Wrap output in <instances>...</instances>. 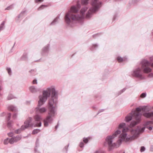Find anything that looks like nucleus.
<instances>
[{
    "mask_svg": "<svg viewBox=\"0 0 153 153\" xmlns=\"http://www.w3.org/2000/svg\"><path fill=\"white\" fill-rule=\"evenodd\" d=\"M51 93V97L49 101V108H51L53 106L54 104L56 105L57 103L58 94L57 92L56 91L54 88H48L46 91L43 92V96L40 97V99L38 102L37 107L36 108V111L37 113L42 114L45 112L47 109L45 107L40 108L47 100Z\"/></svg>",
    "mask_w": 153,
    "mask_h": 153,
    "instance_id": "obj_1",
    "label": "nucleus"
},
{
    "mask_svg": "<svg viewBox=\"0 0 153 153\" xmlns=\"http://www.w3.org/2000/svg\"><path fill=\"white\" fill-rule=\"evenodd\" d=\"M81 7L80 4L78 1L76 4L72 6L70 8V11L66 14L65 16V20L66 22L68 25H70L71 23L73 22H82L83 20L85 13L87 10L88 8L84 7L82 8L80 10V13L82 15L80 16L77 13Z\"/></svg>",
    "mask_w": 153,
    "mask_h": 153,
    "instance_id": "obj_2",
    "label": "nucleus"
},
{
    "mask_svg": "<svg viewBox=\"0 0 153 153\" xmlns=\"http://www.w3.org/2000/svg\"><path fill=\"white\" fill-rule=\"evenodd\" d=\"M91 4L93 7L90 8L86 14L85 18L87 19L91 17L92 13L97 11L101 6L102 2L99 0H91Z\"/></svg>",
    "mask_w": 153,
    "mask_h": 153,
    "instance_id": "obj_3",
    "label": "nucleus"
},
{
    "mask_svg": "<svg viewBox=\"0 0 153 153\" xmlns=\"http://www.w3.org/2000/svg\"><path fill=\"white\" fill-rule=\"evenodd\" d=\"M56 114V110L54 107L49 108L48 115L44 120V125L45 127H47L49 124L52 123L53 120V118Z\"/></svg>",
    "mask_w": 153,
    "mask_h": 153,
    "instance_id": "obj_4",
    "label": "nucleus"
},
{
    "mask_svg": "<svg viewBox=\"0 0 153 153\" xmlns=\"http://www.w3.org/2000/svg\"><path fill=\"white\" fill-rule=\"evenodd\" d=\"M120 133L121 131L119 130H117L112 135L108 136L106 139L105 142L104 144V146H106V143H107L109 149H112L116 146L115 143H112L113 139L118 134H120Z\"/></svg>",
    "mask_w": 153,
    "mask_h": 153,
    "instance_id": "obj_5",
    "label": "nucleus"
},
{
    "mask_svg": "<svg viewBox=\"0 0 153 153\" xmlns=\"http://www.w3.org/2000/svg\"><path fill=\"white\" fill-rule=\"evenodd\" d=\"M125 126L126 123H122L119 124L118 127L119 129L123 128L122 130L123 134L120 135L119 137L120 139L117 141V142L120 144H121L122 141L126 138L127 136V134L126 133L129 130L128 127H125Z\"/></svg>",
    "mask_w": 153,
    "mask_h": 153,
    "instance_id": "obj_6",
    "label": "nucleus"
},
{
    "mask_svg": "<svg viewBox=\"0 0 153 153\" xmlns=\"http://www.w3.org/2000/svg\"><path fill=\"white\" fill-rule=\"evenodd\" d=\"M32 118L31 117H29L24 122V124L20 128L16 129L15 131V133L18 134L20 133L22 130L27 128L29 126L33 127V125L31 123Z\"/></svg>",
    "mask_w": 153,
    "mask_h": 153,
    "instance_id": "obj_7",
    "label": "nucleus"
},
{
    "mask_svg": "<svg viewBox=\"0 0 153 153\" xmlns=\"http://www.w3.org/2000/svg\"><path fill=\"white\" fill-rule=\"evenodd\" d=\"M131 74L133 76L139 78L140 79L145 78L142 74L141 69L139 67L134 69L131 72Z\"/></svg>",
    "mask_w": 153,
    "mask_h": 153,
    "instance_id": "obj_8",
    "label": "nucleus"
},
{
    "mask_svg": "<svg viewBox=\"0 0 153 153\" xmlns=\"http://www.w3.org/2000/svg\"><path fill=\"white\" fill-rule=\"evenodd\" d=\"M141 113L139 112L137 113L135 115V119L137 121H132L130 124L129 126L130 127H133L138 124V123L140 122L141 120Z\"/></svg>",
    "mask_w": 153,
    "mask_h": 153,
    "instance_id": "obj_9",
    "label": "nucleus"
},
{
    "mask_svg": "<svg viewBox=\"0 0 153 153\" xmlns=\"http://www.w3.org/2000/svg\"><path fill=\"white\" fill-rule=\"evenodd\" d=\"M131 132L132 134H133V135L128 138L127 137L126 139V141H128L129 140H134L137 138L139 136V132L138 130L133 129L131 130Z\"/></svg>",
    "mask_w": 153,
    "mask_h": 153,
    "instance_id": "obj_10",
    "label": "nucleus"
},
{
    "mask_svg": "<svg viewBox=\"0 0 153 153\" xmlns=\"http://www.w3.org/2000/svg\"><path fill=\"white\" fill-rule=\"evenodd\" d=\"M34 120L37 123H38V124H36L34 126V127H37V126H41V122L40 121L41 118L40 116H39L38 115H36L35 116ZM32 123V122L31 123ZM33 125V124H32Z\"/></svg>",
    "mask_w": 153,
    "mask_h": 153,
    "instance_id": "obj_11",
    "label": "nucleus"
},
{
    "mask_svg": "<svg viewBox=\"0 0 153 153\" xmlns=\"http://www.w3.org/2000/svg\"><path fill=\"white\" fill-rule=\"evenodd\" d=\"M141 63L142 68H143L145 67L150 66L151 65V62H150L145 59H143L141 61Z\"/></svg>",
    "mask_w": 153,
    "mask_h": 153,
    "instance_id": "obj_12",
    "label": "nucleus"
},
{
    "mask_svg": "<svg viewBox=\"0 0 153 153\" xmlns=\"http://www.w3.org/2000/svg\"><path fill=\"white\" fill-rule=\"evenodd\" d=\"M21 138V136L17 135L16 137H14L10 138V143L13 144L15 142H16L20 140Z\"/></svg>",
    "mask_w": 153,
    "mask_h": 153,
    "instance_id": "obj_13",
    "label": "nucleus"
},
{
    "mask_svg": "<svg viewBox=\"0 0 153 153\" xmlns=\"http://www.w3.org/2000/svg\"><path fill=\"white\" fill-rule=\"evenodd\" d=\"M133 116L132 113H130L129 114L125 117V120L126 122H128L131 121L132 119Z\"/></svg>",
    "mask_w": 153,
    "mask_h": 153,
    "instance_id": "obj_14",
    "label": "nucleus"
},
{
    "mask_svg": "<svg viewBox=\"0 0 153 153\" xmlns=\"http://www.w3.org/2000/svg\"><path fill=\"white\" fill-rule=\"evenodd\" d=\"M7 108L8 110L11 111L13 112H16L17 111L16 107L12 105H9Z\"/></svg>",
    "mask_w": 153,
    "mask_h": 153,
    "instance_id": "obj_15",
    "label": "nucleus"
},
{
    "mask_svg": "<svg viewBox=\"0 0 153 153\" xmlns=\"http://www.w3.org/2000/svg\"><path fill=\"white\" fill-rule=\"evenodd\" d=\"M151 71L152 69L148 67H145L143 70V72L146 73L150 72Z\"/></svg>",
    "mask_w": 153,
    "mask_h": 153,
    "instance_id": "obj_16",
    "label": "nucleus"
},
{
    "mask_svg": "<svg viewBox=\"0 0 153 153\" xmlns=\"http://www.w3.org/2000/svg\"><path fill=\"white\" fill-rule=\"evenodd\" d=\"M5 22L4 21H3L0 25V32L3 30L5 27Z\"/></svg>",
    "mask_w": 153,
    "mask_h": 153,
    "instance_id": "obj_17",
    "label": "nucleus"
},
{
    "mask_svg": "<svg viewBox=\"0 0 153 153\" xmlns=\"http://www.w3.org/2000/svg\"><path fill=\"white\" fill-rule=\"evenodd\" d=\"M30 91L32 93L36 92L37 91V89L34 86H31L30 88Z\"/></svg>",
    "mask_w": 153,
    "mask_h": 153,
    "instance_id": "obj_18",
    "label": "nucleus"
},
{
    "mask_svg": "<svg viewBox=\"0 0 153 153\" xmlns=\"http://www.w3.org/2000/svg\"><path fill=\"white\" fill-rule=\"evenodd\" d=\"M29 72L30 73L31 76H34L36 74V69L31 70Z\"/></svg>",
    "mask_w": 153,
    "mask_h": 153,
    "instance_id": "obj_19",
    "label": "nucleus"
},
{
    "mask_svg": "<svg viewBox=\"0 0 153 153\" xmlns=\"http://www.w3.org/2000/svg\"><path fill=\"white\" fill-rule=\"evenodd\" d=\"M98 47V45L97 44H94L93 46L90 48V49L91 51H93L96 49Z\"/></svg>",
    "mask_w": 153,
    "mask_h": 153,
    "instance_id": "obj_20",
    "label": "nucleus"
},
{
    "mask_svg": "<svg viewBox=\"0 0 153 153\" xmlns=\"http://www.w3.org/2000/svg\"><path fill=\"white\" fill-rule=\"evenodd\" d=\"M153 124V121H148L144 123V125L146 126L149 125L150 124Z\"/></svg>",
    "mask_w": 153,
    "mask_h": 153,
    "instance_id": "obj_21",
    "label": "nucleus"
},
{
    "mask_svg": "<svg viewBox=\"0 0 153 153\" xmlns=\"http://www.w3.org/2000/svg\"><path fill=\"white\" fill-rule=\"evenodd\" d=\"M49 45L48 44L47 46L44 47L43 49V51L44 52H47L49 50Z\"/></svg>",
    "mask_w": 153,
    "mask_h": 153,
    "instance_id": "obj_22",
    "label": "nucleus"
},
{
    "mask_svg": "<svg viewBox=\"0 0 153 153\" xmlns=\"http://www.w3.org/2000/svg\"><path fill=\"white\" fill-rule=\"evenodd\" d=\"M59 16L56 17L53 21L51 23V25H54L56 24V23L57 22L58 19L59 18Z\"/></svg>",
    "mask_w": 153,
    "mask_h": 153,
    "instance_id": "obj_23",
    "label": "nucleus"
},
{
    "mask_svg": "<svg viewBox=\"0 0 153 153\" xmlns=\"http://www.w3.org/2000/svg\"><path fill=\"white\" fill-rule=\"evenodd\" d=\"M21 59L22 60H25L27 59V54L26 53H24L23 54Z\"/></svg>",
    "mask_w": 153,
    "mask_h": 153,
    "instance_id": "obj_24",
    "label": "nucleus"
},
{
    "mask_svg": "<svg viewBox=\"0 0 153 153\" xmlns=\"http://www.w3.org/2000/svg\"><path fill=\"white\" fill-rule=\"evenodd\" d=\"M89 0H82L81 3L83 5H87L88 3Z\"/></svg>",
    "mask_w": 153,
    "mask_h": 153,
    "instance_id": "obj_25",
    "label": "nucleus"
},
{
    "mask_svg": "<svg viewBox=\"0 0 153 153\" xmlns=\"http://www.w3.org/2000/svg\"><path fill=\"white\" fill-rule=\"evenodd\" d=\"M40 131V130L38 129H35L33 130L32 134H35L39 133Z\"/></svg>",
    "mask_w": 153,
    "mask_h": 153,
    "instance_id": "obj_26",
    "label": "nucleus"
},
{
    "mask_svg": "<svg viewBox=\"0 0 153 153\" xmlns=\"http://www.w3.org/2000/svg\"><path fill=\"white\" fill-rule=\"evenodd\" d=\"M10 138H7L6 139L4 140V143L5 145L9 143H10Z\"/></svg>",
    "mask_w": 153,
    "mask_h": 153,
    "instance_id": "obj_27",
    "label": "nucleus"
},
{
    "mask_svg": "<svg viewBox=\"0 0 153 153\" xmlns=\"http://www.w3.org/2000/svg\"><path fill=\"white\" fill-rule=\"evenodd\" d=\"M48 7L47 5H42L38 9V10H40L43 9L44 7Z\"/></svg>",
    "mask_w": 153,
    "mask_h": 153,
    "instance_id": "obj_28",
    "label": "nucleus"
},
{
    "mask_svg": "<svg viewBox=\"0 0 153 153\" xmlns=\"http://www.w3.org/2000/svg\"><path fill=\"white\" fill-rule=\"evenodd\" d=\"M14 97L12 94H10L8 96L7 99L8 100H10L11 99H14Z\"/></svg>",
    "mask_w": 153,
    "mask_h": 153,
    "instance_id": "obj_29",
    "label": "nucleus"
},
{
    "mask_svg": "<svg viewBox=\"0 0 153 153\" xmlns=\"http://www.w3.org/2000/svg\"><path fill=\"white\" fill-rule=\"evenodd\" d=\"M12 121H10L8 122L7 123V126L9 128H11L12 127Z\"/></svg>",
    "mask_w": 153,
    "mask_h": 153,
    "instance_id": "obj_30",
    "label": "nucleus"
},
{
    "mask_svg": "<svg viewBox=\"0 0 153 153\" xmlns=\"http://www.w3.org/2000/svg\"><path fill=\"white\" fill-rule=\"evenodd\" d=\"M7 70L8 72V73L9 75H11L12 74L11 70L10 68H7Z\"/></svg>",
    "mask_w": 153,
    "mask_h": 153,
    "instance_id": "obj_31",
    "label": "nucleus"
},
{
    "mask_svg": "<svg viewBox=\"0 0 153 153\" xmlns=\"http://www.w3.org/2000/svg\"><path fill=\"white\" fill-rule=\"evenodd\" d=\"M11 115V114L10 113H8L7 117L6 118L7 120V121H9L10 120Z\"/></svg>",
    "mask_w": 153,
    "mask_h": 153,
    "instance_id": "obj_32",
    "label": "nucleus"
},
{
    "mask_svg": "<svg viewBox=\"0 0 153 153\" xmlns=\"http://www.w3.org/2000/svg\"><path fill=\"white\" fill-rule=\"evenodd\" d=\"M117 59L119 62H121L122 61L124 60L123 58L120 56L118 57Z\"/></svg>",
    "mask_w": 153,
    "mask_h": 153,
    "instance_id": "obj_33",
    "label": "nucleus"
},
{
    "mask_svg": "<svg viewBox=\"0 0 153 153\" xmlns=\"http://www.w3.org/2000/svg\"><path fill=\"white\" fill-rule=\"evenodd\" d=\"M146 96V93H143L141 94L140 97L142 98H144Z\"/></svg>",
    "mask_w": 153,
    "mask_h": 153,
    "instance_id": "obj_34",
    "label": "nucleus"
},
{
    "mask_svg": "<svg viewBox=\"0 0 153 153\" xmlns=\"http://www.w3.org/2000/svg\"><path fill=\"white\" fill-rule=\"evenodd\" d=\"M13 8V6L12 5H10L9 7H7L5 8V10H9L12 9Z\"/></svg>",
    "mask_w": 153,
    "mask_h": 153,
    "instance_id": "obj_35",
    "label": "nucleus"
},
{
    "mask_svg": "<svg viewBox=\"0 0 153 153\" xmlns=\"http://www.w3.org/2000/svg\"><path fill=\"white\" fill-rule=\"evenodd\" d=\"M83 142L85 143H87L88 142V140L87 138H83Z\"/></svg>",
    "mask_w": 153,
    "mask_h": 153,
    "instance_id": "obj_36",
    "label": "nucleus"
},
{
    "mask_svg": "<svg viewBox=\"0 0 153 153\" xmlns=\"http://www.w3.org/2000/svg\"><path fill=\"white\" fill-rule=\"evenodd\" d=\"M146 106H142L141 107V110H142L143 111H145L146 110Z\"/></svg>",
    "mask_w": 153,
    "mask_h": 153,
    "instance_id": "obj_37",
    "label": "nucleus"
},
{
    "mask_svg": "<svg viewBox=\"0 0 153 153\" xmlns=\"http://www.w3.org/2000/svg\"><path fill=\"white\" fill-rule=\"evenodd\" d=\"M26 12V10L25 11H23L21 12V13H20L19 15V16H18V18H19L21 16V15H22V14L24 13H25Z\"/></svg>",
    "mask_w": 153,
    "mask_h": 153,
    "instance_id": "obj_38",
    "label": "nucleus"
},
{
    "mask_svg": "<svg viewBox=\"0 0 153 153\" xmlns=\"http://www.w3.org/2000/svg\"><path fill=\"white\" fill-rule=\"evenodd\" d=\"M126 89V88H124L123 89H122L120 92H119V94H121L122 93L124 92Z\"/></svg>",
    "mask_w": 153,
    "mask_h": 153,
    "instance_id": "obj_39",
    "label": "nucleus"
},
{
    "mask_svg": "<svg viewBox=\"0 0 153 153\" xmlns=\"http://www.w3.org/2000/svg\"><path fill=\"white\" fill-rule=\"evenodd\" d=\"M145 148L144 146H142L141 147L140 151L141 152H143L145 150Z\"/></svg>",
    "mask_w": 153,
    "mask_h": 153,
    "instance_id": "obj_40",
    "label": "nucleus"
},
{
    "mask_svg": "<svg viewBox=\"0 0 153 153\" xmlns=\"http://www.w3.org/2000/svg\"><path fill=\"white\" fill-rule=\"evenodd\" d=\"M8 135L10 137H13V132H10L8 134Z\"/></svg>",
    "mask_w": 153,
    "mask_h": 153,
    "instance_id": "obj_41",
    "label": "nucleus"
},
{
    "mask_svg": "<svg viewBox=\"0 0 153 153\" xmlns=\"http://www.w3.org/2000/svg\"><path fill=\"white\" fill-rule=\"evenodd\" d=\"M79 146L81 148H82L84 147V143L83 142H81L79 144Z\"/></svg>",
    "mask_w": 153,
    "mask_h": 153,
    "instance_id": "obj_42",
    "label": "nucleus"
},
{
    "mask_svg": "<svg viewBox=\"0 0 153 153\" xmlns=\"http://www.w3.org/2000/svg\"><path fill=\"white\" fill-rule=\"evenodd\" d=\"M136 110L137 111H141V107H137L136 109Z\"/></svg>",
    "mask_w": 153,
    "mask_h": 153,
    "instance_id": "obj_43",
    "label": "nucleus"
},
{
    "mask_svg": "<svg viewBox=\"0 0 153 153\" xmlns=\"http://www.w3.org/2000/svg\"><path fill=\"white\" fill-rule=\"evenodd\" d=\"M146 128L148 129L149 130H152V126H146Z\"/></svg>",
    "mask_w": 153,
    "mask_h": 153,
    "instance_id": "obj_44",
    "label": "nucleus"
},
{
    "mask_svg": "<svg viewBox=\"0 0 153 153\" xmlns=\"http://www.w3.org/2000/svg\"><path fill=\"white\" fill-rule=\"evenodd\" d=\"M37 80L36 79H35L33 80V84H37Z\"/></svg>",
    "mask_w": 153,
    "mask_h": 153,
    "instance_id": "obj_45",
    "label": "nucleus"
},
{
    "mask_svg": "<svg viewBox=\"0 0 153 153\" xmlns=\"http://www.w3.org/2000/svg\"><path fill=\"white\" fill-rule=\"evenodd\" d=\"M17 117V114H14L13 115V118L14 119H16Z\"/></svg>",
    "mask_w": 153,
    "mask_h": 153,
    "instance_id": "obj_46",
    "label": "nucleus"
},
{
    "mask_svg": "<svg viewBox=\"0 0 153 153\" xmlns=\"http://www.w3.org/2000/svg\"><path fill=\"white\" fill-rule=\"evenodd\" d=\"M44 0H35V3H37L39 2H41L43 1Z\"/></svg>",
    "mask_w": 153,
    "mask_h": 153,
    "instance_id": "obj_47",
    "label": "nucleus"
},
{
    "mask_svg": "<svg viewBox=\"0 0 153 153\" xmlns=\"http://www.w3.org/2000/svg\"><path fill=\"white\" fill-rule=\"evenodd\" d=\"M146 128V127H144L142 128L141 129V131L142 132H143L144 131Z\"/></svg>",
    "mask_w": 153,
    "mask_h": 153,
    "instance_id": "obj_48",
    "label": "nucleus"
},
{
    "mask_svg": "<svg viewBox=\"0 0 153 153\" xmlns=\"http://www.w3.org/2000/svg\"><path fill=\"white\" fill-rule=\"evenodd\" d=\"M94 153H103V152L101 151H97Z\"/></svg>",
    "mask_w": 153,
    "mask_h": 153,
    "instance_id": "obj_49",
    "label": "nucleus"
},
{
    "mask_svg": "<svg viewBox=\"0 0 153 153\" xmlns=\"http://www.w3.org/2000/svg\"><path fill=\"white\" fill-rule=\"evenodd\" d=\"M104 109H100V110L99 111V112L97 114H98L99 113H100V112H102L103 111H104Z\"/></svg>",
    "mask_w": 153,
    "mask_h": 153,
    "instance_id": "obj_50",
    "label": "nucleus"
},
{
    "mask_svg": "<svg viewBox=\"0 0 153 153\" xmlns=\"http://www.w3.org/2000/svg\"><path fill=\"white\" fill-rule=\"evenodd\" d=\"M149 77H153V73H151L149 74Z\"/></svg>",
    "mask_w": 153,
    "mask_h": 153,
    "instance_id": "obj_51",
    "label": "nucleus"
},
{
    "mask_svg": "<svg viewBox=\"0 0 153 153\" xmlns=\"http://www.w3.org/2000/svg\"><path fill=\"white\" fill-rule=\"evenodd\" d=\"M69 144H68L67 146H66L65 147V149L66 150H67L68 148V147L69 146Z\"/></svg>",
    "mask_w": 153,
    "mask_h": 153,
    "instance_id": "obj_52",
    "label": "nucleus"
},
{
    "mask_svg": "<svg viewBox=\"0 0 153 153\" xmlns=\"http://www.w3.org/2000/svg\"><path fill=\"white\" fill-rule=\"evenodd\" d=\"M38 139H37L36 140V146H37V143H38Z\"/></svg>",
    "mask_w": 153,
    "mask_h": 153,
    "instance_id": "obj_53",
    "label": "nucleus"
},
{
    "mask_svg": "<svg viewBox=\"0 0 153 153\" xmlns=\"http://www.w3.org/2000/svg\"><path fill=\"white\" fill-rule=\"evenodd\" d=\"M58 126H59V124H58L57 125L55 126V128L56 129H57Z\"/></svg>",
    "mask_w": 153,
    "mask_h": 153,
    "instance_id": "obj_54",
    "label": "nucleus"
},
{
    "mask_svg": "<svg viewBox=\"0 0 153 153\" xmlns=\"http://www.w3.org/2000/svg\"><path fill=\"white\" fill-rule=\"evenodd\" d=\"M98 35V34H96L93 35V37H94L95 36H97Z\"/></svg>",
    "mask_w": 153,
    "mask_h": 153,
    "instance_id": "obj_55",
    "label": "nucleus"
},
{
    "mask_svg": "<svg viewBox=\"0 0 153 153\" xmlns=\"http://www.w3.org/2000/svg\"><path fill=\"white\" fill-rule=\"evenodd\" d=\"M151 66L152 67H153V63H151Z\"/></svg>",
    "mask_w": 153,
    "mask_h": 153,
    "instance_id": "obj_56",
    "label": "nucleus"
},
{
    "mask_svg": "<svg viewBox=\"0 0 153 153\" xmlns=\"http://www.w3.org/2000/svg\"><path fill=\"white\" fill-rule=\"evenodd\" d=\"M115 19V18L114 17L113 18V20H114Z\"/></svg>",
    "mask_w": 153,
    "mask_h": 153,
    "instance_id": "obj_57",
    "label": "nucleus"
},
{
    "mask_svg": "<svg viewBox=\"0 0 153 153\" xmlns=\"http://www.w3.org/2000/svg\"><path fill=\"white\" fill-rule=\"evenodd\" d=\"M16 43L15 42L14 44V45H15V44Z\"/></svg>",
    "mask_w": 153,
    "mask_h": 153,
    "instance_id": "obj_58",
    "label": "nucleus"
},
{
    "mask_svg": "<svg viewBox=\"0 0 153 153\" xmlns=\"http://www.w3.org/2000/svg\"><path fill=\"white\" fill-rule=\"evenodd\" d=\"M38 61V60H36V62H37V61Z\"/></svg>",
    "mask_w": 153,
    "mask_h": 153,
    "instance_id": "obj_59",
    "label": "nucleus"
},
{
    "mask_svg": "<svg viewBox=\"0 0 153 153\" xmlns=\"http://www.w3.org/2000/svg\"><path fill=\"white\" fill-rule=\"evenodd\" d=\"M123 153H125V152H123Z\"/></svg>",
    "mask_w": 153,
    "mask_h": 153,
    "instance_id": "obj_60",
    "label": "nucleus"
}]
</instances>
